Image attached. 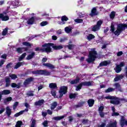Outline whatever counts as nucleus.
Listing matches in <instances>:
<instances>
[{"label": "nucleus", "mask_w": 127, "mask_h": 127, "mask_svg": "<svg viewBox=\"0 0 127 127\" xmlns=\"http://www.w3.org/2000/svg\"><path fill=\"white\" fill-rule=\"evenodd\" d=\"M75 22L76 23H83V19H74Z\"/></svg>", "instance_id": "44"}, {"label": "nucleus", "mask_w": 127, "mask_h": 127, "mask_svg": "<svg viewBox=\"0 0 127 127\" xmlns=\"http://www.w3.org/2000/svg\"><path fill=\"white\" fill-rule=\"evenodd\" d=\"M11 65H12V63H9L6 66V69H9V68H11Z\"/></svg>", "instance_id": "57"}, {"label": "nucleus", "mask_w": 127, "mask_h": 127, "mask_svg": "<svg viewBox=\"0 0 127 127\" xmlns=\"http://www.w3.org/2000/svg\"><path fill=\"white\" fill-rule=\"evenodd\" d=\"M48 24V22L45 21H43L40 23L41 26H45V25H47Z\"/></svg>", "instance_id": "51"}, {"label": "nucleus", "mask_w": 127, "mask_h": 127, "mask_svg": "<svg viewBox=\"0 0 127 127\" xmlns=\"http://www.w3.org/2000/svg\"><path fill=\"white\" fill-rule=\"evenodd\" d=\"M12 101V98L11 97H9L6 98L4 100L5 102H8Z\"/></svg>", "instance_id": "54"}, {"label": "nucleus", "mask_w": 127, "mask_h": 127, "mask_svg": "<svg viewBox=\"0 0 127 127\" xmlns=\"http://www.w3.org/2000/svg\"><path fill=\"white\" fill-rule=\"evenodd\" d=\"M24 106L27 109H30V105L27 102L25 103Z\"/></svg>", "instance_id": "59"}, {"label": "nucleus", "mask_w": 127, "mask_h": 127, "mask_svg": "<svg viewBox=\"0 0 127 127\" xmlns=\"http://www.w3.org/2000/svg\"><path fill=\"white\" fill-rule=\"evenodd\" d=\"M42 116L44 118H46V116H47V112H42Z\"/></svg>", "instance_id": "61"}, {"label": "nucleus", "mask_w": 127, "mask_h": 127, "mask_svg": "<svg viewBox=\"0 0 127 127\" xmlns=\"http://www.w3.org/2000/svg\"><path fill=\"white\" fill-rule=\"evenodd\" d=\"M118 65L119 66V67L122 68V67H124L125 66V63L121 62L120 63V64H118Z\"/></svg>", "instance_id": "63"}, {"label": "nucleus", "mask_w": 127, "mask_h": 127, "mask_svg": "<svg viewBox=\"0 0 127 127\" xmlns=\"http://www.w3.org/2000/svg\"><path fill=\"white\" fill-rule=\"evenodd\" d=\"M51 73L50 71H48L46 70H38L32 71V73L33 75L38 74L39 75H44V76H50Z\"/></svg>", "instance_id": "5"}, {"label": "nucleus", "mask_w": 127, "mask_h": 127, "mask_svg": "<svg viewBox=\"0 0 127 127\" xmlns=\"http://www.w3.org/2000/svg\"><path fill=\"white\" fill-rule=\"evenodd\" d=\"M94 38H95V35L92 34H89L87 36L88 40H92V39H94Z\"/></svg>", "instance_id": "35"}, {"label": "nucleus", "mask_w": 127, "mask_h": 127, "mask_svg": "<svg viewBox=\"0 0 127 127\" xmlns=\"http://www.w3.org/2000/svg\"><path fill=\"white\" fill-rule=\"evenodd\" d=\"M112 117H118V116H120V113L118 112H113L112 114Z\"/></svg>", "instance_id": "56"}, {"label": "nucleus", "mask_w": 127, "mask_h": 127, "mask_svg": "<svg viewBox=\"0 0 127 127\" xmlns=\"http://www.w3.org/2000/svg\"><path fill=\"white\" fill-rule=\"evenodd\" d=\"M5 82L6 83L5 87L8 88L10 86V78L9 77L5 78Z\"/></svg>", "instance_id": "19"}, {"label": "nucleus", "mask_w": 127, "mask_h": 127, "mask_svg": "<svg viewBox=\"0 0 127 127\" xmlns=\"http://www.w3.org/2000/svg\"><path fill=\"white\" fill-rule=\"evenodd\" d=\"M78 96V93H70L69 95V99H75L76 97Z\"/></svg>", "instance_id": "28"}, {"label": "nucleus", "mask_w": 127, "mask_h": 127, "mask_svg": "<svg viewBox=\"0 0 127 127\" xmlns=\"http://www.w3.org/2000/svg\"><path fill=\"white\" fill-rule=\"evenodd\" d=\"M88 122H89V120L83 119L82 120V124H83V125H86V124H88Z\"/></svg>", "instance_id": "55"}, {"label": "nucleus", "mask_w": 127, "mask_h": 127, "mask_svg": "<svg viewBox=\"0 0 127 127\" xmlns=\"http://www.w3.org/2000/svg\"><path fill=\"white\" fill-rule=\"evenodd\" d=\"M57 107V102L55 101L53 103L51 106V110H54Z\"/></svg>", "instance_id": "34"}, {"label": "nucleus", "mask_w": 127, "mask_h": 127, "mask_svg": "<svg viewBox=\"0 0 127 127\" xmlns=\"http://www.w3.org/2000/svg\"><path fill=\"white\" fill-rule=\"evenodd\" d=\"M6 114L7 117H10V115H11V109L8 106L6 108Z\"/></svg>", "instance_id": "24"}, {"label": "nucleus", "mask_w": 127, "mask_h": 127, "mask_svg": "<svg viewBox=\"0 0 127 127\" xmlns=\"http://www.w3.org/2000/svg\"><path fill=\"white\" fill-rule=\"evenodd\" d=\"M116 90V88H113L112 87H109L107 89L105 90V93H111V92H114Z\"/></svg>", "instance_id": "32"}, {"label": "nucleus", "mask_w": 127, "mask_h": 127, "mask_svg": "<svg viewBox=\"0 0 127 127\" xmlns=\"http://www.w3.org/2000/svg\"><path fill=\"white\" fill-rule=\"evenodd\" d=\"M31 124L30 127H35L36 126V120L35 119H31Z\"/></svg>", "instance_id": "31"}, {"label": "nucleus", "mask_w": 127, "mask_h": 127, "mask_svg": "<svg viewBox=\"0 0 127 127\" xmlns=\"http://www.w3.org/2000/svg\"><path fill=\"white\" fill-rule=\"evenodd\" d=\"M8 30V28H6L2 31V35L3 36H5V35H6V34L7 33Z\"/></svg>", "instance_id": "38"}, {"label": "nucleus", "mask_w": 127, "mask_h": 127, "mask_svg": "<svg viewBox=\"0 0 127 127\" xmlns=\"http://www.w3.org/2000/svg\"><path fill=\"white\" fill-rule=\"evenodd\" d=\"M79 82H80V78L79 77H77L76 79L71 80L70 83L71 85H75L76 84H78Z\"/></svg>", "instance_id": "20"}, {"label": "nucleus", "mask_w": 127, "mask_h": 127, "mask_svg": "<svg viewBox=\"0 0 127 127\" xmlns=\"http://www.w3.org/2000/svg\"><path fill=\"white\" fill-rule=\"evenodd\" d=\"M104 106H100L99 109H98V111L99 112H103V111H104Z\"/></svg>", "instance_id": "60"}, {"label": "nucleus", "mask_w": 127, "mask_h": 127, "mask_svg": "<svg viewBox=\"0 0 127 127\" xmlns=\"http://www.w3.org/2000/svg\"><path fill=\"white\" fill-rule=\"evenodd\" d=\"M9 77H10L12 80H15V79H17V75H16V74H12L9 75Z\"/></svg>", "instance_id": "43"}, {"label": "nucleus", "mask_w": 127, "mask_h": 127, "mask_svg": "<svg viewBox=\"0 0 127 127\" xmlns=\"http://www.w3.org/2000/svg\"><path fill=\"white\" fill-rule=\"evenodd\" d=\"M124 78V75L120 74L118 76H116L114 78V82H118V81H121L122 79Z\"/></svg>", "instance_id": "23"}, {"label": "nucleus", "mask_w": 127, "mask_h": 127, "mask_svg": "<svg viewBox=\"0 0 127 127\" xmlns=\"http://www.w3.org/2000/svg\"><path fill=\"white\" fill-rule=\"evenodd\" d=\"M43 66H46V67H48L49 69H55V66L54 65L50 64V63H44L43 64Z\"/></svg>", "instance_id": "17"}, {"label": "nucleus", "mask_w": 127, "mask_h": 127, "mask_svg": "<svg viewBox=\"0 0 127 127\" xmlns=\"http://www.w3.org/2000/svg\"><path fill=\"white\" fill-rule=\"evenodd\" d=\"M51 46H52V48H53L54 50H60V49H62L63 48V46L62 45L56 46L54 45V44Z\"/></svg>", "instance_id": "21"}, {"label": "nucleus", "mask_w": 127, "mask_h": 127, "mask_svg": "<svg viewBox=\"0 0 127 127\" xmlns=\"http://www.w3.org/2000/svg\"><path fill=\"white\" fill-rule=\"evenodd\" d=\"M25 63H24V62H18L16 64L14 68V69H18L19 67L21 66H23V65H25Z\"/></svg>", "instance_id": "18"}, {"label": "nucleus", "mask_w": 127, "mask_h": 127, "mask_svg": "<svg viewBox=\"0 0 127 127\" xmlns=\"http://www.w3.org/2000/svg\"><path fill=\"white\" fill-rule=\"evenodd\" d=\"M34 56H35V52H32L31 54L27 56V60H31V59H32Z\"/></svg>", "instance_id": "25"}, {"label": "nucleus", "mask_w": 127, "mask_h": 127, "mask_svg": "<svg viewBox=\"0 0 127 127\" xmlns=\"http://www.w3.org/2000/svg\"><path fill=\"white\" fill-rule=\"evenodd\" d=\"M43 127H48V121L45 120L44 123H42Z\"/></svg>", "instance_id": "48"}, {"label": "nucleus", "mask_w": 127, "mask_h": 127, "mask_svg": "<svg viewBox=\"0 0 127 127\" xmlns=\"http://www.w3.org/2000/svg\"><path fill=\"white\" fill-rule=\"evenodd\" d=\"M64 30L66 33H70L72 31V29L69 28L68 27H66L64 28Z\"/></svg>", "instance_id": "42"}, {"label": "nucleus", "mask_w": 127, "mask_h": 127, "mask_svg": "<svg viewBox=\"0 0 127 127\" xmlns=\"http://www.w3.org/2000/svg\"><path fill=\"white\" fill-rule=\"evenodd\" d=\"M106 127V123H102L101 125L98 126V127Z\"/></svg>", "instance_id": "64"}, {"label": "nucleus", "mask_w": 127, "mask_h": 127, "mask_svg": "<svg viewBox=\"0 0 127 127\" xmlns=\"http://www.w3.org/2000/svg\"><path fill=\"white\" fill-rule=\"evenodd\" d=\"M66 47H67L68 49L69 50H72V48L74 47V45L73 44H69L68 45L66 46Z\"/></svg>", "instance_id": "53"}, {"label": "nucleus", "mask_w": 127, "mask_h": 127, "mask_svg": "<svg viewBox=\"0 0 127 127\" xmlns=\"http://www.w3.org/2000/svg\"><path fill=\"white\" fill-rule=\"evenodd\" d=\"M97 55H98V53L96 51V49H92L89 53L88 58L86 59L87 62L88 63H93L96 60Z\"/></svg>", "instance_id": "3"}, {"label": "nucleus", "mask_w": 127, "mask_h": 127, "mask_svg": "<svg viewBox=\"0 0 127 127\" xmlns=\"http://www.w3.org/2000/svg\"><path fill=\"white\" fill-rule=\"evenodd\" d=\"M111 31L112 33H114L115 32V25L112 24L111 25Z\"/></svg>", "instance_id": "50"}, {"label": "nucleus", "mask_w": 127, "mask_h": 127, "mask_svg": "<svg viewBox=\"0 0 127 127\" xmlns=\"http://www.w3.org/2000/svg\"><path fill=\"white\" fill-rule=\"evenodd\" d=\"M61 20L63 22L67 21V20H69V18L67 16H66V15H64L62 16Z\"/></svg>", "instance_id": "37"}, {"label": "nucleus", "mask_w": 127, "mask_h": 127, "mask_svg": "<svg viewBox=\"0 0 127 127\" xmlns=\"http://www.w3.org/2000/svg\"><path fill=\"white\" fill-rule=\"evenodd\" d=\"M110 64L111 62H108V61H103L100 63L98 68H100V67H103L104 66H108V65H110Z\"/></svg>", "instance_id": "12"}, {"label": "nucleus", "mask_w": 127, "mask_h": 127, "mask_svg": "<svg viewBox=\"0 0 127 127\" xmlns=\"http://www.w3.org/2000/svg\"><path fill=\"white\" fill-rule=\"evenodd\" d=\"M21 126H22V121H19L17 122L15 127H21Z\"/></svg>", "instance_id": "39"}, {"label": "nucleus", "mask_w": 127, "mask_h": 127, "mask_svg": "<svg viewBox=\"0 0 127 127\" xmlns=\"http://www.w3.org/2000/svg\"><path fill=\"white\" fill-rule=\"evenodd\" d=\"M43 104H44V100L41 99L37 102H35L34 103V106H39V107H41V106H42Z\"/></svg>", "instance_id": "15"}, {"label": "nucleus", "mask_w": 127, "mask_h": 127, "mask_svg": "<svg viewBox=\"0 0 127 127\" xmlns=\"http://www.w3.org/2000/svg\"><path fill=\"white\" fill-rule=\"evenodd\" d=\"M23 112L22 111H20L18 113H16L14 115V117L15 118H17V117H19V116H21V115H23Z\"/></svg>", "instance_id": "46"}, {"label": "nucleus", "mask_w": 127, "mask_h": 127, "mask_svg": "<svg viewBox=\"0 0 127 127\" xmlns=\"http://www.w3.org/2000/svg\"><path fill=\"white\" fill-rule=\"evenodd\" d=\"M116 73H120L122 71V68L119 65H117L115 69Z\"/></svg>", "instance_id": "33"}, {"label": "nucleus", "mask_w": 127, "mask_h": 127, "mask_svg": "<svg viewBox=\"0 0 127 127\" xmlns=\"http://www.w3.org/2000/svg\"><path fill=\"white\" fill-rule=\"evenodd\" d=\"M24 49V47H21V48H17L16 49V51L17 52H18V53L21 54L22 53V50H23Z\"/></svg>", "instance_id": "40"}, {"label": "nucleus", "mask_w": 127, "mask_h": 127, "mask_svg": "<svg viewBox=\"0 0 127 127\" xmlns=\"http://www.w3.org/2000/svg\"><path fill=\"white\" fill-rule=\"evenodd\" d=\"M102 24H103V21L102 20H99L97 21L96 25H94L92 28V31H94V32H96V31H98L101 29V27L102 26Z\"/></svg>", "instance_id": "7"}, {"label": "nucleus", "mask_w": 127, "mask_h": 127, "mask_svg": "<svg viewBox=\"0 0 127 127\" xmlns=\"http://www.w3.org/2000/svg\"><path fill=\"white\" fill-rule=\"evenodd\" d=\"M23 45L24 46H27V47H31V44L29 42H24L22 43Z\"/></svg>", "instance_id": "36"}, {"label": "nucleus", "mask_w": 127, "mask_h": 127, "mask_svg": "<svg viewBox=\"0 0 127 127\" xmlns=\"http://www.w3.org/2000/svg\"><path fill=\"white\" fill-rule=\"evenodd\" d=\"M99 14V12L97 11V8L93 7L91 11V13L89 14L90 16L93 17V16H96V15H98Z\"/></svg>", "instance_id": "10"}, {"label": "nucleus", "mask_w": 127, "mask_h": 127, "mask_svg": "<svg viewBox=\"0 0 127 127\" xmlns=\"http://www.w3.org/2000/svg\"><path fill=\"white\" fill-rule=\"evenodd\" d=\"M18 106V102H16L14 103L13 105V109L15 110L16 109V107Z\"/></svg>", "instance_id": "52"}, {"label": "nucleus", "mask_w": 127, "mask_h": 127, "mask_svg": "<svg viewBox=\"0 0 127 127\" xmlns=\"http://www.w3.org/2000/svg\"><path fill=\"white\" fill-rule=\"evenodd\" d=\"M10 94V90L5 89L3 90L1 92H0V102L1 101L2 95H9Z\"/></svg>", "instance_id": "11"}, {"label": "nucleus", "mask_w": 127, "mask_h": 127, "mask_svg": "<svg viewBox=\"0 0 127 127\" xmlns=\"http://www.w3.org/2000/svg\"><path fill=\"white\" fill-rule=\"evenodd\" d=\"M120 125L122 127H124L125 125L127 126V121L126 120L124 116H122L120 120Z\"/></svg>", "instance_id": "14"}, {"label": "nucleus", "mask_w": 127, "mask_h": 127, "mask_svg": "<svg viewBox=\"0 0 127 127\" xmlns=\"http://www.w3.org/2000/svg\"><path fill=\"white\" fill-rule=\"evenodd\" d=\"M106 100H110V104H112L113 105H115V106H118L121 104L120 101H125V102H127V100L124 98H120L119 97H117V96H108L105 97Z\"/></svg>", "instance_id": "2"}, {"label": "nucleus", "mask_w": 127, "mask_h": 127, "mask_svg": "<svg viewBox=\"0 0 127 127\" xmlns=\"http://www.w3.org/2000/svg\"><path fill=\"white\" fill-rule=\"evenodd\" d=\"M65 117H66V116L65 115H63L62 116L55 117H54V120H55V121H60V120H62L63 119H64Z\"/></svg>", "instance_id": "29"}, {"label": "nucleus", "mask_w": 127, "mask_h": 127, "mask_svg": "<svg viewBox=\"0 0 127 127\" xmlns=\"http://www.w3.org/2000/svg\"><path fill=\"white\" fill-rule=\"evenodd\" d=\"M35 19H34V17L32 16L30 19H28L27 21V24L29 25H32L33 23H34Z\"/></svg>", "instance_id": "22"}, {"label": "nucleus", "mask_w": 127, "mask_h": 127, "mask_svg": "<svg viewBox=\"0 0 127 127\" xmlns=\"http://www.w3.org/2000/svg\"><path fill=\"white\" fill-rule=\"evenodd\" d=\"M114 86H115V89H121V84L119 83H116L114 85Z\"/></svg>", "instance_id": "45"}, {"label": "nucleus", "mask_w": 127, "mask_h": 127, "mask_svg": "<svg viewBox=\"0 0 127 127\" xmlns=\"http://www.w3.org/2000/svg\"><path fill=\"white\" fill-rule=\"evenodd\" d=\"M11 87L12 88H17V89H19L20 88V83H18V84H17L15 83H12Z\"/></svg>", "instance_id": "26"}, {"label": "nucleus", "mask_w": 127, "mask_h": 127, "mask_svg": "<svg viewBox=\"0 0 127 127\" xmlns=\"http://www.w3.org/2000/svg\"><path fill=\"white\" fill-rule=\"evenodd\" d=\"M27 96H28V97H33L34 94L32 93V91H30L28 93H27Z\"/></svg>", "instance_id": "58"}, {"label": "nucleus", "mask_w": 127, "mask_h": 127, "mask_svg": "<svg viewBox=\"0 0 127 127\" xmlns=\"http://www.w3.org/2000/svg\"><path fill=\"white\" fill-rule=\"evenodd\" d=\"M51 94H52V96L54 97V98H56V90L52 89L51 90Z\"/></svg>", "instance_id": "47"}, {"label": "nucleus", "mask_w": 127, "mask_h": 127, "mask_svg": "<svg viewBox=\"0 0 127 127\" xmlns=\"http://www.w3.org/2000/svg\"><path fill=\"white\" fill-rule=\"evenodd\" d=\"M53 45H54V43H45L42 45V47H43L42 48H39V47H36L35 49V51H41L42 53L44 52H46V53H50L53 52L52 49L51 48V46H53Z\"/></svg>", "instance_id": "1"}, {"label": "nucleus", "mask_w": 127, "mask_h": 127, "mask_svg": "<svg viewBox=\"0 0 127 127\" xmlns=\"http://www.w3.org/2000/svg\"><path fill=\"white\" fill-rule=\"evenodd\" d=\"M126 28H127V24L120 23L117 25V29L119 30L121 32L125 31Z\"/></svg>", "instance_id": "8"}, {"label": "nucleus", "mask_w": 127, "mask_h": 127, "mask_svg": "<svg viewBox=\"0 0 127 127\" xmlns=\"http://www.w3.org/2000/svg\"><path fill=\"white\" fill-rule=\"evenodd\" d=\"M59 93L60 95L59 97L57 96L56 98H59L61 99L62 97H63V95H65L68 93V86H62L60 88V90L59 91Z\"/></svg>", "instance_id": "4"}, {"label": "nucleus", "mask_w": 127, "mask_h": 127, "mask_svg": "<svg viewBox=\"0 0 127 127\" xmlns=\"http://www.w3.org/2000/svg\"><path fill=\"white\" fill-rule=\"evenodd\" d=\"M34 81V77H30L25 80L23 82V85L25 87H26L28 85H29L31 82Z\"/></svg>", "instance_id": "9"}, {"label": "nucleus", "mask_w": 127, "mask_h": 127, "mask_svg": "<svg viewBox=\"0 0 127 127\" xmlns=\"http://www.w3.org/2000/svg\"><path fill=\"white\" fill-rule=\"evenodd\" d=\"M87 104L89 108H92V107L94 106V104H95V100L93 99H88V100L87 101Z\"/></svg>", "instance_id": "16"}, {"label": "nucleus", "mask_w": 127, "mask_h": 127, "mask_svg": "<svg viewBox=\"0 0 127 127\" xmlns=\"http://www.w3.org/2000/svg\"><path fill=\"white\" fill-rule=\"evenodd\" d=\"M0 19H1L2 21H7L9 19V17L7 15L4 16L3 13H0Z\"/></svg>", "instance_id": "13"}, {"label": "nucleus", "mask_w": 127, "mask_h": 127, "mask_svg": "<svg viewBox=\"0 0 127 127\" xmlns=\"http://www.w3.org/2000/svg\"><path fill=\"white\" fill-rule=\"evenodd\" d=\"M115 17H116V12L112 11L110 14V18H111V19H114Z\"/></svg>", "instance_id": "30"}, {"label": "nucleus", "mask_w": 127, "mask_h": 127, "mask_svg": "<svg viewBox=\"0 0 127 127\" xmlns=\"http://www.w3.org/2000/svg\"><path fill=\"white\" fill-rule=\"evenodd\" d=\"M83 86H86L87 87L92 86V82H91V81H85L81 82L76 86L75 91H79V90H81Z\"/></svg>", "instance_id": "6"}, {"label": "nucleus", "mask_w": 127, "mask_h": 127, "mask_svg": "<svg viewBox=\"0 0 127 127\" xmlns=\"http://www.w3.org/2000/svg\"><path fill=\"white\" fill-rule=\"evenodd\" d=\"M122 33L121 31L120 30H118V29H117V30L114 31L113 33H114L115 35H117V36H119L120 34H121Z\"/></svg>", "instance_id": "41"}, {"label": "nucleus", "mask_w": 127, "mask_h": 127, "mask_svg": "<svg viewBox=\"0 0 127 127\" xmlns=\"http://www.w3.org/2000/svg\"><path fill=\"white\" fill-rule=\"evenodd\" d=\"M85 103L86 102L85 101H81L80 102H79L78 105H77V107H83Z\"/></svg>", "instance_id": "49"}, {"label": "nucleus", "mask_w": 127, "mask_h": 127, "mask_svg": "<svg viewBox=\"0 0 127 127\" xmlns=\"http://www.w3.org/2000/svg\"><path fill=\"white\" fill-rule=\"evenodd\" d=\"M123 52L122 51H120V52H118L117 53V56H118L119 57H120V56H122V55H123Z\"/></svg>", "instance_id": "62"}, {"label": "nucleus", "mask_w": 127, "mask_h": 127, "mask_svg": "<svg viewBox=\"0 0 127 127\" xmlns=\"http://www.w3.org/2000/svg\"><path fill=\"white\" fill-rule=\"evenodd\" d=\"M50 89H57V84L56 83H51L49 84Z\"/></svg>", "instance_id": "27"}]
</instances>
